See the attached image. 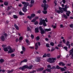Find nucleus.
Masks as SVG:
<instances>
[{"label":"nucleus","instance_id":"obj_9","mask_svg":"<svg viewBox=\"0 0 73 73\" xmlns=\"http://www.w3.org/2000/svg\"><path fill=\"white\" fill-rule=\"evenodd\" d=\"M35 3V1L34 0H31V4L29 5V7H32V6H33V4H34Z\"/></svg>","mask_w":73,"mask_h":73},{"label":"nucleus","instance_id":"obj_12","mask_svg":"<svg viewBox=\"0 0 73 73\" xmlns=\"http://www.w3.org/2000/svg\"><path fill=\"white\" fill-rule=\"evenodd\" d=\"M39 32V31H38V28L37 27L35 28V33H37L38 32Z\"/></svg>","mask_w":73,"mask_h":73},{"label":"nucleus","instance_id":"obj_47","mask_svg":"<svg viewBox=\"0 0 73 73\" xmlns=\"http://www.w3.org/2000/svg\"><path fill=\"white\" fill-rule=\"evenodd\" d=\"M35 20H37V19H38V17H35Z\"/></svg>","mask_w":73,"mask_h":73},{"label":"nucleus","instance_id":"obj_56","mask_svg":"<svg viewBox=\"0 0 73 73\" xmlns=\"http://www.w3.org/2000/svg\"><path fill=\"white\" fill-rule=\"evenodd\" d=\"M11 57H14L15 56V54H12L11 55Z\"/></svg>","mask_w":73,"mask_h":73},{"label":"nucleus","instance_id":"obj_58","mask_svg":"<svg viewBox=\"0 0 73 73\" xmlns=\"http://www.w3.org/2000/svg\"><path fill=\"white\" fill-rule=\"evenodd\" d=\"M67 46H68V48H70V44H69L68 45H67Z\"/></svg>","mask_w":73,"mask_h":73},{"label":"nucleus","instance_id":"obj_43","mask_svg":"<svg viewBox=\"0 0 73 73\" xmlns=\"http://www.w3.org/2000/svg\"><path fill=\"white\" fill-rule=\"evenodd\" d=\"M46 45L47 47H49V45L48 44H46Z\"/></svg>","mask_w":73,"mask_h":73},{"label":"nucleus","instance_id":"obj_15","mask_svg":"<svg viewBox=\"0 0 73 73\" xmlns=\"http://www.w3.org/2000/svg\"><path fill=\"white\" fill-rule=\"evenodd\" d=\"M28 61V60L27 59H25L24 60H23L22 61H21V63H22V62H27V61Z\"/></svg>","mask_w":73,"mask_h":73},{"label":"nucleus","instance_id":"obj_46","mask_svg":"<svg viewBox=\"0 0 73 73\" xmlns=\"http://www.w3.org/2000/svg\"><path fill=\"white\" fill-rule=\"evenodd\" d=\"M31 37L33 39L34 38V36H33L32 34L31 35Z\"/></svg>","mask_w":73,"mask_h":73},{"label":"nucleus","instance_id":"obj_62","mask_svg":"<svg viewBox=\"0 0 73 73\" xmlns=\"http://www.w3.org/2000/svg\"><path fill=\"white\" fill-rule=\"evenodd\" d=\"M4 36H7V34H5L4 35Z\"/></svg>","mask_w":73,"mask_h":73},{"label":"nucleus","instance_id":"obj_35","mask_svg":"<svg viewBox=\"0 0 73 73\" xmlns=\"http://www.w3.org/2000/svg\"><path fill=\"white\" fill-rule=\"evenodd\" d=\"M50 45L52 46H53L54 45V43H53V42H51L50 43Z\"/></svg>","mask_w":73,"mask_h":73},{"label":"nucleus","instance_id":"obj_45","mask_svg":"<svg viewBox=\"0 0 73 73\" xmlns=\"http://www.w3.org/2000/svg\"><path fill=\"white\" fill-rule=\"evenodd\" d=\"M64 49L66 50V51H67L68 48L67 47H64Z\"/></svg>","mask_w":73,"mask_h":73},{"label":"nucleus","instance_id":"obj_36","mask_svg":"<svg viewBox=\"0 0 73 73\" xmlns=\"http://www.w3.org/2000/svg\"><path fill=\"white\" fill-rule=\"evenodd\" d=\"M63 16H64V17L65 19H67V18H68V17H67V16L66 15H63Z\"/></svg>","mask_w":73,"mask_h":73},{"label":"nucleus","instance_id":"obj_59","mask_svg":"<svg viewBox=\"0 0 73 73\" xmlns=\"http://www.w3.org/2000/svg\"><path fill=\"white\" fill-rule=\"evenodd\" d=\"M26 42H27V43H28V42H29V40H28L26 39Z\"/></svg>","mask_w":73,"mask_h":73},{"label":"nucleus","instance_id":"obj_20","mask_svg":"<svg viewBox=\"0 0 73 73\" xmlns=\"http://www.w3.org/2000/svg\"><path fill=\"white\" fill-rule=\"evenodd\" d=\"M35 16H36V15H35V14H32L31 15V17H32V18L34 17Z\"/></svg>","mask_w":73,"mask_h":73},{"label":"nucleus","instance_id":"obj_2","mask_svg":"<svg viewBox=\"0 0 73 73\" xmlns=\"http://www.w3.org/2000/svg\"><path fill=\"white\" fill-rule=\"evenodd\" d=\"M8 49L9 50L8 51ZM3 50L5 52H8V53H11L15 51V50L14 49H12L11 46H8L7 48H3Z\"/></svg>","mask_w":73,"mask_h":73},{"label":"nucleus","instance_id":"obj_7","mask_svg":"<svg viewBox=\"0 0 73 73\" xmlns=\"http://www.w3.org/2000/svg\"><path fill=\"white\" fill-rule=\"evenodd\" d=\"M32 66H31L29 67H28L27 65H25L23 66L22 68L20 67L19 68V69H21L22 70H24L25 69L27 68V69H32Z\"/></svg>","mask_w":73,"mask_h":73},{"label":"nucleus","instance_id":"obj_44","mask_svg":"<svg viewBox=\"0 0 73 73\" xmlns=\"http://www.w3.org/2000/svg\"><path fill=\"white\" fill-rule=\"evenodd\" d=\"M0 61L1 62H4V60L1 59L0 60Z\"/></svg>","mask_w":73,"mask_h":73},{"label":"nucleus","instance_id":"obj_55","mask_svg":"<svg viewBox=\"0 0 73 73\" xmlns=\"http://www.w3.org/2000/svg\"><path fill=\"white\" fill-rule=\"evenodd\" d=\"M61 56L60 55H58L57 56V58H60Z\"/></svg>","mask_w":73,"mask_h":73},{"label":"nucleus","instance_id":"obj_34","mask_svg":"<svg viewBox=\"0 0 73 73\" xmlns=\"http://www.w3.org/2000/svg\"><path fill=\"white\" fill-rule=\"evenodd\" d=\"M46 57V54H45L43 56V57Z\"/></svg>","mask_w":73,"mask_h":73},{"label":"nucleus","instance_id":"obj_11","mask_svg":"<svg viewBox=\"0 0 73 73\" xmlns=\"http://www.w3.org/2000/svg\"><path fill=\"white\" fill-rule=\"evenodd\" d=\"M59 65H61V66H64L65 65V64L62 62H60L59 63Z\"/></svg>","mask_w":73,"mask_h":73},{"label":"nucleus","instance_id":"obj_1","mask_svg":"<svg viewBox=\"0 0 73 73\" xmlns=\"http://www.w3.org/2000/svg\"><path fill=\"white\" fill-rule=\"evenodd\" d=\"M58 9L59 10H55L56 12H57V13H63V11L62 9H63L64 11H65V12H67L66 15L68 16H69V15H70L71 13L69 11H67V10L66 9H67V7H66V5H65V8H62L58 6Z\"/></svg>","mask_w":73,"mask_h":73},{"label":"nucleus","instance_id":"obj_51","mask_svg":"<svg viewBox=\"0 0 73 73\" xmlns=\"http://www.w3.org/2000/svg\"><path fill=\"white\" fill-rule=\"evenodd\" d=\"M19 40H23V37H22V36L20 37L19 38Z\"/></svg>","mask_w":73,"mask_h":73},{"label":"nucleus","instance_id":"obj_10","mask_svg":"<svg viewBox=\"0 0 73 73\" xmlns=\"http://www.w3.org/2000/svg\"><path fill=\"white\" fill-rule=\"evenodd\" d=\"M51 70V69H49L48 68L46 70H45L43 72V73H46L45 72H46V70L47 71V72H50V70Z\"/></svg>","mask_w":73,"mask_h":73},{"label":"nucleus","instance_id":"obj_13","mask_svg":"<svg viewBox=\"0 0 73 73\" xmlns=\"http://www.w3.org/2000/svg\"><path fill=\"white\" fill-rule=\"evenodd\" d=\"M66 69V67H64V68H60L61 70L62 71H65V70Z\"/></svg>","mask_w":73,"mask_h":73},{"label":"nucleus","instance_id":"obj_41","mask_svg":"<svg viewBox=\"0 0 73 73\" xmlns=\"http://www.w3.org/2000/svg\"><path fill=\"white\" fill-rule=\"evenodd\" d=\"M43 3H44V4H46V1L45 0H44L43 1Z\"/></svg>","mask_w":73,"mask_h":73},{"label":"nucleus","instance_id":"obj_40","mask_svg":"<svg viewBox=\"0 0 73 73\" xmlns=\"http://www.w3.org/2000/svg\"><path fill=\"white\" fill-rule=\"evenodd\" d=\"M7 45L6 44H4L2 45V47L3 48H5V47H6Z\"/></svg>","mask_w":73,"mask_h":73},{"label":"nucleus","instance_id":"obj_63","mask_svg":"<svg viewBox=\"0 0 73 73\" xmlns=\"http://www.w3.org/2000/svg\"><path fill=\"white\" fill-rule=\"evenodd\" d=\"M60 28H62L63 27V25H60Z\"/></svg>","mask_w":73,"mask_h":73},{"label":"nucleus","instance_id":"obj_6","mask_svg":"<svg viewBox=\"0 0 73 73\" xmlns=\"http://www.w3.org/2000/svg\"><path fill=\"white\" fill-rule=\"evenodd\" d=\"M56 60V58H49L47 59V62H49L50 63H53L55 62Z\"/></svg>","mask_w":73,"mask_h":73},{"label":"nucleus","instance_id":"obj_33","mask_svg":"<svg viewBox=\"0 0 73 73\" xmlns=\"http://www.w3.org/2000/svg\"><path fill=\"white\" fill-rule=\"evenodd\" d=\"M52 27H53V28H54V29H55V28H56V24H55V26H53V25H52Z\"/></svg>","mask_w":73,"mask_h":73},{"label":"nucleus","instance_id":"obj_54","mask_svg":"<svg viewBox=\"0 0 73 73\" xmlns=\"http://www.w3.org/2000/svg\"><path fill=\"white\" fill-rule=\"evenodd\" d=\"M62 41L64 43H65L66 42L65 41V40L64 39L62 40Z\"/></svg>","mask_w":73,"mask_h":73},{"label":"nucleus","instance_id":"obj_23","mask_svg":"<svg viewBox=\"0 0 73 73\" xmlns=\"http://www.w3.org/2000/svg\"><path fill=\"white\" fill-rule=\"evenodd\" d=\"M19 13L20 15H24V14L23 13H22V12H21V11H20L19 12Z\"/></svg>","mask_w":73,"mask_h":73},{"label":"nucleus","instance_id":"obj_61","mask_svg":"<svg viewBox=\"0 0 73 73\" xmlns=\"http://www.w3.org/2000/svg\"><path fill=\"white\" fill-rule=\"evenodd\" d=\"M30 48H31V49H34V47H30Z\"/></svg>","mask_w":73,"mask_h":73},{"label":"nucleus","instance_id":"obj_18","mask_svg":"<svg viewBox=\"0 0 73 73\" xmlns=\"http://www.w3.org/2000/svg\"><path fill=\"white\" fill-rule=\"evenodd\" d=\"M1 39L2 41H4L5 40V38H4V37L3 36H2L1 38Z\"/></svg>","mask_w":73,"mask_h":73},{"label":"nucleus","instance_id":"obj_37","mask_svg":"<svg viewBox=\"0 0 73 73\" xmlns=\"http://www.w3.org/2000/svg\"><path fill=\"white\" fill-rule=\"evenodd\" d=\"M69 44V41H67L66 43V45H68Z\"/></svg>","mask_w":73,"mask_h":73},{"label":"nucleus","instance_id":"obj_26","mask_svg":"<svg viewBox=\"0 0 73 73\" xmlns=\"http://www.w3.org/2000/svg\"><path fill=\"white\" fill-rule=\"evenodd\" d=\"M8 4V2H6L4 3V4L5 5H7Z\"/></svg>","mask_w":73,"mask_h":73},{"label":"nucleus","instance_id":"obj_19","mask_svg":"<svg viewBox=\"0 0 73 73\" xmlns=\"http://www.w3.org/2000/svg\"><path fill=\"white\" fill-rule=\"evenodd\" d=\"M44 31H48V32L49 31H51V29H50V28L49 29H44Z\"/></svg>","mask_w":73,"mask_h":73},{"label":"nucleus","instance_id":"obj_14","mask_svg":"<svg viewBox=\"0 0 73 73\" xmlns=\"http://www.w3.org/2000/svg\"><path fill=\"white\" fill-rule=\"evenodd\" d=\"M35 49L36 50H37V49H38V45H37V43H36L35 44Z\"/></svg>","mask_w":73,"mask_h":73},{"label":"nucleus","instance_id":"obj_49","mask_svg":"<svg viewBox=\"0 0 73 73\" xmlns=\"http://www.w3.org/2000/svg\"><path fill=\"white\" fill-rule=\"evenodd\" d=\"M36 39L37 40H39V39H40V38L39 37L37 36V37H36Z\"/></svg>","mask_w":73,"mask_h":73},{"label":"nucleus","instance_id":"obj_38","mask_svg":"<svg viewBox=\"0 0 73 73\" xmlns=\"http://www.w3.org/2000/svg\"><path fill=\"white\" fill-rule=\"evenodd\" d=\"M47 67L48 68H51V66L50 65H47Z\"/></svg>","mask_w":73,"mask_h":73},{"label":"nucleus","instance_id":"obj_53","mask_svg":"<svg viewBox=\"0 0 73 73\" xmlns=\"http://www.w3.org/2000/svg\"><path fill=\"white\" fill-rule=\"evenodd\" d=\"M56 68L55 66H54L51 68V69H56Z\"/></svg>","mask_w":73,"mask_h":73},{"label":"nucleus","instance_id":"obj_27","mask_svg":"<svg viewBox=\"0 0 73 73\" xmlns=\"http://www.w3.org/2000/svg\"><path fill=\"white\" fill-rule=\"evenodd\" d=\"M36 21V19H34L33 20L31 21V22H33V23H34V22H35Z\"/></svg>","mask_w":73,"mask_h":73},{"label":"nucleus","instance_id":"obj_5","mask_svg":"<svg viewBox=\"0 0 73 73\" xmlns=\"http://www.w3.org/2000/svg\"><path fill=\"white\" fill-rule=\"evenodd\" d=\"M42 7H44V11H42L43 13L44 14H46L47 13V11L46 10L49 7V6L48 5H42Z\"/></svg>","mask_w":73,"mask_h":73},{"label":"nucleus","instance_id":"obj_16","mask_svg":"<svg viewBox=\"0 0 73 73\" xmlns=\"http://www.w3.org/2000/svg\"><path fill=\"white\" fill-rule=\"evenodd\" d=\"M14 27L16 29H17V30H19V27H18L15 24Z\"/></svg>","mask_w":73,"mask_h":73},{"label":"nucleus","instance_id":"obj_52","mask_svg":"<svg viewBox=\"0 0 73 73\" xmlns=\"http://www.w3.org/2000/svg\"><path fill=\"white\" fill-rule=\"evenodd\" d=\"M56 68L57 69H60V68L58 66H56Z\"/></svg>","mask_w":73,"mask_h":73},{"label":"nucleus","instance_id":"obj_60","mask_svg":"<svg viewBox=\"0 0 73 73\" xmlns=\"http://www.w3.org/2000/svg\"><path fill=\"white\" fill-rule=\"evenodd\" d=\"M27 30L28 31H30V29L28 27L27 28Z\"/></svg>","mask_w":73,"mask_h":73},{"label":"nucleus","instance_id":"obj_57","mask_svg":"<svg viewBox=\"0 0 73 73\" xmlns=\"http://www.w3.org/2000/svg\"><path fill=\"white\" fill-rule=\"evenodd\" d=\"M62 1L64 4H65V2H66L65 0H62Z\"/></svg>","mask_w":73,"mask_h":73},{"label":"nucleus","instance_id":"obj_28","mask_svg":"<svg viewBox=\"0 0 73 73\" xmlns=\"http://www.w3.org/2000/svg\"><path fill=\"white\" fill-rule=\"evenodd\" d=\"M55 50V48H52L51 51V52H53V51H54V50Z\"/></svg>","mask_w":73,"mask_h":73},{"label":"nucleus","instance_id":"obj_31","mask_svg":"<svg viewBox=\"0 0 73 73\" xmlns=\"http://www.w3.org/2000/svg\"><path fill=\"white\" fill-rule=\"evenodd\" d=\"M22 49L23 50L25 51V48L24 46H22Z\"/></svg>","mask_w":73,"mask_h":73},{"label":"nucleus","instance_id":"obj_48","mask_svg":"<svg viewBox=\"0 0 73 73\" xmlns=\"http://www.w3.org/2000/svg\"><path fill=\"white\" fill-rule=\"evenodd\" d=\"M70 27L71 28H73V24L70 25Z\"/></svg>","mask_w":73,"mask_h":73},{"label":"nucleus","instance_id":"obj_8","mask_svg":"<svg viewBox=\"0 0 73 73\" xmlns=\"http://www.w3.org/2000/svg\"><path fill=\"white\" fill-rule=\"evenodd\" d=\"M39 29L40 30V31H41L40 33L42 35V34H44V31L42 29V27H39Z\"/></svg>","mask_w":73,"mask_h":73},{"label":"nucleus","instance_id":"obj_32","mask_svg":"<svg viewBox=\"0 0 73 73\" xmlns=\"http://www.w3.org/2000/svg\"><path fill=\"white\" fill-rule=\"evenodd\" d=\"M54 3L55 6L57 5V1L55 0L54 1Z\"/></svg>","mask_w":73,"mask_h":73},{"label":"nucleus","instance_id":"obj_25","mask_svg":"<svg viewBox=\"0 0 73 73\" xmlns=\"http://www.w3.org/2000/svg\"><path fill=\"white\" fill-rule=\"evenodd\" d=\"M27 18H28V19H30V20H31L32 19V17H31V16H27Z\"/></svg>","mask_w":73,"mask_h":73},{"label":"nucleus","instance_id":"obj_17","mask_svg":"<svg viewBox=\"0 0 73 73\" xmlns=\"http://www.w3.org/2000/svg\"><path fill=\"white\" fill-rule=\"evenodd\" d=\"M36 62H39L40 61V58L38 57L37 59L36 60Z\"/></svg>","mask_w":73,"mask_h":73},{"label":"nucleus","instance_id":"obj_21","mask_svg":"<svg viewBox=\"0 0 73 73\" xmlns=\"http://www.w3.org/2000/svg\"><path fill=\"white\" fill-rule=\"evenodd\" d=\"M43 69H44V68H40V69H38V70H37V71H41L42 70H43Z\"/></svg>","mask_w":73,"mask_h":73},{"label":"nucleus","instance_id":"obj_30","mask_svg":"<svg viewBox=\"0 0 73 73\" xmlns=\"http://www.w3.org/2000/svg\"><path fill=\"white\" fill-rule=\"evenodd\" d=\"M38 21H36L34 23L35 25H37V24H38Z\"/></svg>","mask_w":73,"mask_h":73},{"label":"nucleus","instance_id":"obj_29","mask_svg":"<svg viewBox=\"0 0 73 73\" xmlns=\"http://www.w3.org/2000/svg\"><path fill=\"white\" fill-rule=\"evenodd\" d=\"M47 56L48 57H50V54L49 53H48L47 54Z\"/></svg>","mask_w":73,"mask_h":73},{"label":"nucleus","instance_id":"obj_39","mask_svg":"<svg viewBox=\"0 0 73 73\" xmlns=\"http://www.w3.org/2000/svg\"><path fill=\"white\" fill-rule=\"evenodd\" d=\"M0 68H1V67H0V72H1V71H2V72H5V70H1V69H0Z\"/></svg>","mask_w":73,"mask_h":73},{"label":"nucleus","instance_id":"obj_42","mask_svg":"<svg viewBox=\"0 0 73 73\" xmlns=\"http://www.w3.org/2000/svg\"><path fill=\"white\" fill-rule=\"evenodd\" d=\"M36 12L37 13H41V11L40 10H38Z\"/></svg>","mask_w":73,"mask_h":73},{"label":"nucleus","instance_id":"obj_50","mask_svg":"<svg viewBox=\"0 0 73 73\" xmlns=\"http://www.w3.org/2000/svg\"><path fill=\"white\" fill-rule=\"evenodd\" d=\"M58 46V47H61L62 46V45L61 44H59Z\"/></svg>","mask_w":73,"mask_h":73},{"label":"nucleus","instance_id":"obj_64","mask_svg":"<svg viewBox=\"0 0 73 73\" xmlns=\"http://www.w3.org/2000/svg\"><path fill=\"white\" fill-rule=\"evenodd\" d=\"M45 40L46 41H48V38H45Z\"/></svg>","mask_w":73,"mask_h":73},{"label":"nucleus","instance_id":"obj_24","mask_svg":"<svg viewBox=\"0 0 73 73\" xmlns=\"http://www.w3.org/2000/svg\"><path fill=\"white\" fill-rule=\"evenodd\" d=\"M13 17L14 19H17L18 18V17L15 15H13Z\"/></svg>","mask_w":73,"mask_h":73},{"label":"nucleus","instance_id":"obj_22","mask_svg":"<svg viewBox=\"0 0 73 73\" xmlns=\"http://www.w3.org/2000/svg\"><path fill=\"white\" fill-rule=\"evenodd\" d=\"M69 52L70 53V54H72V53H73V48L71 49V50H70Z\"/></svg>","mask_w":73,"mask_h":73},{"label":"nucleus","instance_id":"obj_3","mask_svg":"<svg viewBox=\"0 0 73 73\" xmlns=\"http://www.w3.org/2000/svg\"><path fill=\"white\" fill-rule=\"evenodd\" d=\"M22 4L23 5H24V7L23 8V11L24 12H25L27 11V6H29V3L28 2H22Z\"/></svg>","mask_w":73,"mask_h":73},{"label":"nucleus","instance_id":"obj_4","mask_svg":"<svg viewBox=\"0 0 73 73\" xmlns=\"http://www.w3.org/2000/svg\"><path fill=\"white\" fill-rule=\"evenodd\" d=\"M40 22L39 23V25H42L43 24L44 27H46V24L45 23V21L47 23L48 21H47V19L46 18L45 20L44 19H40Z\"/></svg>","mask_w":73,"mask_h":73}]
</instances>
